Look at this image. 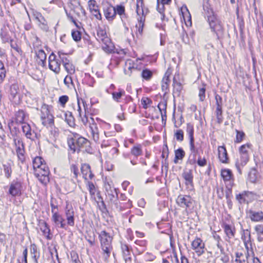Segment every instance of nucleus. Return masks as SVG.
Returning <instances> with one entry per match:
<instances>
[{
  "label": "nucleus",
  "mask_w": 263,
  "mask_h": 263,
  "mask_svg": "<svg viewBox=\"0 0 263 263\" xmlns=\"http://www.w3.org/2000/svg\"><path fill=\"white\" fill-rule=\"evenodd\" d=\"M6 69L4 63L0 60V84L4 80L6 77Z\"/></svg>",
  "instance_id": "a19ab883"
},
{
  "label": "nucleus",
  "mask_w": 263,
  "mask_h": 263,
  "mask_svg": "<svg viewBox=\"0 0 263 263\" xmlns=\"http://www.w3.org/2000/svg\"><path fill=\"white\" fill-rule=\"evenodd\" d=\"M101 243V248L103 251L104 257L107 259L112 250L111 242L112 237L105 231H102L99 235Z\"/></svg>",
  "instance_id": "f03ea898"
},
{
  "label": "nucleus",
  "mask_w": 263,
  "mask_h": 263,
  "mask_svg": "<svg viewBox=\"0 0 263 263\" xmlns=\"http://www.w3.org/2000/svg\"><path fill=\"white\" fill-rule=\"evenodd\" d=\"M182 176L185 180V184L187 189L190 191L194 189L193 171L191 169L183 171Z\"/></svg>",
  "instance_id": "6e6552de"
},
{
  "label": "nucleus",
  "mask_w": 263,
  "mask_h": 263,
  "mask_svg": "<svg viewBox=\"0 0 263 263\" xmlns=\"http://www.w3.org/2000/svg\"><path fill=\"white\" fill-rule=\"evenodd\" d=\"M145 17L143 16H141L138 18L139 26L136 25V28H138V31L140 34H142L143 32V29L144 25Z\"/></svg>",
  "instance_id": "49530a36"
},
{
  "label": "nucleus",
  "mask_w": 263,
  "mask_h": 263,
  "mask_svg": "<svg viewBox=\"0 0 263 263\" xmlns=\"http://www.w3.org/2000/svg\"><path fill=\"white\" fill-rule=\"evenodd\" d=\"M70 171L74 174V177L77 179L79 174V169L75 164H72L70 166Z\"/></svg>",
  "instance_id": "774afa93"
},
{
  "label": "nucleus",
  "mask_w": 263,
  "mask_h": 263,
  "mask_svg": "<svg viewBox=\"0 0 263 263\" xmlns=\"http://www.w3.org/2000/svg\"><path fill=\"white\" fill-rule=\"evenodd\" d=\"M64 67L67 72L69 74H73L75 72V66L70 62L65 63Z\"/></svg>",
  "instance_id": "e433bc0d"
},
{
  "label": "nucleus",
  "mask_w": 263,
  "mask_h": 263,
  "mask_svg": "<svg viewBox=\"0 0 263 263\" xmlns=\"http://www.w3.org/2000/svg\"><path fill=\"white\" fill-rule=\"evenodd\" d=\"M36 55L42 62V65L44 66L46 64V54L43 49H40L36 51Z\"/></svg>",
  "instance_id": "c85d7f7f"
},
{
  "label": "nucleus",
  "mask_w": 263,
  "mask_h": 263,
  "mask_svg": "<svg viewBox=\"0 0 263 263\" xmlns=\"http://www.w3.org/2000/svg\"><path fill=\"white\" fill-rule=\"evenodd\" d=\"M218 158L222 163H229V157L226 148L224 146H219L218 147Z\"/></svg>",
  "instance_id": "2eb2a0df"
},
{
  "label": "nucleus",
  "mask_w": 263,
  "mask_h": 263,
  "mask_svg": "<svg viewBox=\"0 0 263 263\" xmlns=\"http://www.w3.org/2000/svg\"><path fill=\"white\" fill-rule=\"evenodd\" d=\"M97 40L103 43L102 49L107 53H111L113 50V46L111 40L107 36L106 31L101 27L97 29Z\"/></svg>",
  "instance_id": "7ed1b4c3"
},
{
  "label": "nucleus",
  "mask_w": 263,
  "mask_h": 263,
  "mask_svg": "<svg viewBox=\"0 0 263 263\" xmlns=\"http://www.w3.org/2000/svg\"><path fill=\"white\" fill-rule=\"evenodd\" d=\"M115 11L116 12V15L117 14L121 16L125 15V7L124 6L121 5H117V6L115 7Z\"/></svg>",
  "instance_id": "864d4df0"
},
{
  "label": "nucleus",
  "mask_w": 263,
  "mask_h": 263,
  "mask_svg": "<svg viewBox=\"0 0 263 263\" xmlns=\"http://www.w3.org/2000/svg\"><path fill=\"white\" fill-rule=\"evenodd\" d=\"M141 74L143 79L146 80H149L152 77L153 72L148 69H145L142 70Z\"/></svg>",
  "instance_id": "de8ad7c7"
},
{
  "label": "nucleus",
  "mask_w": 263,
  "mask_h": 263,
  "mask_svg": "<svg viewBox=\"0 0 263 263\" xmlns=\"http://www.w3.org/2000/svg\"><path fill=\"white\" fill-rule=\"evenodd\" d=\"M3 167L6 177L9 178L12 173V170L10 165L9 164H3Z\"/></svg>",
  "instance_id": "603ef678"
},
{
  "label": "nucleus",
  "mask_w": 263,
  "mask_h": 263,
  "mask_svg": "<svg viewBox=\"0 0 263 263\" xmlns=\"http://www.w3.org/2000/svg\"><path fill=\"white\" fill-rule=\"evenodd\" d=\"M22 130L24 134H25L27 138L32 139V135L34 132H32L30 125L28 124H25L22 126Z\"/></svg>",
  "instance_id": "c756f323"
},
{
  "label": "nucleus",
  "mask_w": 263,
  "mask_h": 263,
  "mask_svg": "<svg viewBox=\"0 0 263 263\" xmlns=\"http://www.w3.org/2000/svg\"><path fill=\"white\" fill-rule=\"evenodd\" d=\"M15 121L17 123L23 124L25 118V113L23 110H19L15 114Z\"/></svg>",
  "instance_id": "b1692460"
},
{
  "label": "nucleus",
  "mask_w": 263,
  "mask_h": 263,
  "mask_svg": "<svg viewBox=\"0 0 263 263\" xmlns=\"http://www.w3.org/2000/svg\"><path fill=\"white\" fill-rule=\"evenodd\" d=\"M239 155L240 158L236 161L235 166L238 172L241 175L242 174L241 168L247 164L249 160V155L245 154Z\"/></svg>",
  "instance_id": "ddd939ff"
},
{
  "label": "nucleus",
  "mask_w": 263,
  "mask_h": 263,
  "mask_svg": "<svg viewBox=\"0 0 263 263\" xmlns=\"http://www.w3.org/2000/svg\"><path fill=\"white\" fill-rule=\"evenodd\" d=\"M90 11L92 15L98 20H102V15L99 10L98 6L95 0H89L88 2Z\"/></svg>",
  "instance_id": "f8f14e48"
},
{
  "label": "nucleus",
  "mask_w": 263,
  "mask_h": 263,
  "mask_svg": "<svg viewBox=\"0 0 263 263\" xmlns=\"http://www.w3.org/2000/svg\"><path fill=\"white\" fill-rule=\"evenodd\" d=\"M81 170L83 178L87 180L88 174L91 170L90 165L86 163L83 164L81 165Z\"/></svg>",
  "instance_id": "c9c22d12"
},
{
  "label": "nucleus",
  "mask_w": 263,
  "mask_h": 263,
  "mask_svg": "<svg viewBox=\"0 0 263 263\" xmlns=\"http://www.w3.org/2000/svg\"><path fill=\"white\" fill-rule=\"evenodd\" d=\"M215 114L217 123L221 124L223 121L222 110H216Z\"/></svg>",
  "instance_id": "bf43d9fd"
},
{
  "label": "nucleus",
  "mask_w": 263,
  "mask_h": 263,
  "mask_svg": "<svg viewBox=\"0 0 263 263\" xmlns=\"http://www.w3.org/2000/svg\"><path fill=\"white\" fill-rule=\"evenodd\" d=\"M43 162H44V160L43 159V158L41 157H36L33 160V167L34 171V172L36 170L40 168L42 166V165H43L44 164H43Z\"/></svg>",
  "instance_id": "393cba45"
},
{
  "label": "nucleus",
  "mask_w": 263,
  "mask_h": 263,
  "mask_svg": "<svg viewBox=\"0 0 263 263\" xmlns=\"http://www.w3.org/2000/svg\"><path fill=\"white\" fill-rule=\"evenodd\" d=\"M98 197L99 199L101 200L100 204H99L100 210L103 212H107V210L106 208V206L105 205L104 201L103 200L102 197L101 196H98Z\"/></svg>",
  "instance_id": "680f3d73"
},
{
  "label": "nucleus",
  "mask_w": 263,
  "mask_h": 263,
  "mask_svg": "<svg viewBox=\"0 0 263 263\" xmlns=\"http://www.w3.org/2000/svg\"><path fill=\"white\" fill-rule=\"evenodd\" d=\"M19 91L18 85L17 83L12 84L10 87V94L12 98L14 99Z\"/></svg>",
  "instance_id": "473e14b6"
},
{
  "label": "nucleus",
  "mask_w": 263,
  "mask_h": 263,
  "mask_svg": "<svg viewBox=\"0 0 263 263\" xmlns=\"http://www.w3.org/2000/svg\"><path fill=\"white\" fill-rule=\"evenodd\" d=\"M174 136L178 142H182L184 139V133L182 129H178L175 131Z\"/></svg>",
  "instance_id": "a18cd8bd"
},
{
  "label": "nucleus",
  "mask_w": 263,
  "mask_h": 263,
  "mask_svg": "<svg viewBox=\"0 0 263 263\" xmlns=\"http://www.w3.org/2000/svg\"><path fill=\"white\" fill-rule=\"evenodd\" d=\"M71 36L75 42H79L81 40V32L77 30H72Z\"/></svg>",
  "instance_id": "09e8293b"
},
{
  "label": "nucleus",
  "mask_w": 263,
  "mask_h": 263,
  "mask_svg": "<svg viewBox=\"0 0 263 263\" xmlns=\"http://www.w3.org/2000/svg\"><path fill=\"white\" fill-rule=\"evenodd\" d=\"M21 184L18 181H13L10 184L9 193L12 196H16L21 194Z\"/></svg>",
  "instance_id": "f3484780"
},
{
  "label": "nucleus",
  "mask_w": 263,
  "mask_h": 263,
  "mask_svg": "<svg viewBox=\"0 0 263 263\" xmlns=\"http://www.w3.org/2000/svg\"><path fill=\"white\" fill-rule=\"evenodd\" d=\"M87 186L90 194L91 195H94L96 193V188L94 184L92 182L88 181Z\"/></svg>",
  "instance_id": "0e129e2a"
},
{
  "label": "nucleus",
  "mask_w": 263,
  "mask_h": 263,
  "mask_svg": "<svg viewBox=\"0 0 263 263\" xmlns=\"http://www.w3.org/2000/svg\"><path fill=\"white\" fill-rule=\"evenodd\" d=\"M251 146H252V145L250 143H247V144L242 145L239 148V154L249 155L248 149L251 148Z\"/></svg>",
  "instance_id": "ea45409f"
},
{
  "label": "nucleus",
  "mask_w": 263,
  "mask_h": 263,
  "mask_svg": "<svg viewBox=\"0 0 263 263\" xmlns=\"http://www.w3.org/2000/svg\"><path fill=\"white\" fill-rule=\"evenodd\" d=\"M68 144L70 149L73 151V153L75 152L76 151V148L78 147L77 145H76V141L75 140L74 136L73 138H70L68 141Z\"/></svg>",
  "instance_id": "3c124183"
},
{
  "label": "nucleus",
  "mask_w": 263,
  "mask_h": 263,
  "mask_svg": "<svg viewBox=\"0 0 263 263\" xmlns=\"http://www.w3.org/2000/svg\"><path fill=\"white\" fill-rule=\"evenodd\" d=\"M41 119L42 121V124L44 126H52L54 124L53 117L52 115L49 114V110L48 108V105L44 104L42 107Z\"/></svg>",
  "instance_id": "20e7f679"
},
{
  "label": "nucleus",
  "mask_w": 263,
  "mask_h": 263,
  "mask_svg": "<svg viewBox=\"0 0 263 263\" xmlns=\"http://www.w3.org/2000/svg\"><path fill=\"white\" fill-rule=\"evenodd\" d=\"M104 13L108 21H112L116 17L115 7L111 5H107L104 8Z\"/></svg>",
  "instance_id": "dca6fc26"
},
{
  "label": "nucleus",
  "mask_w": 263,
  "mask_h": 263,
  "mask_svg": "<svg viewBox=\"0 0 263 263\" xmlns=\"http://www.w3.org/2000/svg\"><path fill=\"white\" fill-rule=\"evenodd\" d=\"M236 259L235 261L236 263H244L246 262V259L243 257V254L241 252L235 253Z\"/></svg>",
  "instance_id": "8fccbe9b"
},
{
  "label": "nucleus",
  "mask_w": 263,
  "mask_h": 263,
  "mask_svg": "<svg viewBox=\"0 0 263 263\" xmlns=\"http://www.w3.org/2000/svg\"><path fill=\"white\" fill-rule=\"evenodd\" d=\"M61 61L56 58L55 54L52 52L48 58L49 68L53 71L55 74L60 73L61 70Z\"/></svg>",
  "instance_id": "39448f33"
},
{
  "label": "nucleus",
  "mask_w": 263,
  "mask_h": 263,
  "mask_svg": "<svg viewBox=\"0 0 263 263\" xmlns=\"http://www.w3.org/2000/svg\"><path fill=\"white\" fill-rule=\"evenodd\" d=\"M223 228L226 236L229 239H231L235 236V229L234 228H232L229 224L223 223Z\"/></svg>",
  "instance_id": "6ab92c4d"
},
{
  "label": "nucleus",
  "mask_w": 263,
  "mask_h": 263,
  "mask_svg": "<svg viewBox=\"0 0 263 263\" xmlns=\"http://www.w3.org/2000/svg\"><path fill=\"white\" fill-rule=\"evenodd\" d=\"M236 133V139L234 140V142L236 143H239L242 141L246 135L243 131H240L237 129H235Z\"/></svg>",
  "instance_id": "58836bf2"
},
{
  "label": "nucleus",
  "mask_w": 263,
  "mask_h": 263,
  "mask_svg": "<svg viewBox=\"0 0 263 263\" xmlns=\"http://www.w3.org/2000/svg\"><path fill=\"white\" fill-rule=\"evenodd\" d=\"M194 126L191 123H187L186 126V133L189 136L190 140H194Z\"/></svg>",
  "instance_id": "c03bdc74"
},
{
  "label": "nucleus",
  "mask_w": 263,
  "mask_h": 263,
  "mask_svg": "<svg viewBox=\"0 0 263 263\" xmlns=\"http://www.w3.org/2000/svg\"><path fill=\"white\" fill-rule=\"evenodd\" d=\"M30 252L32 254V258L34 260V262L38 263L37 259L40 256V253L37 252L36 246L34 244L31 245Z\"/></svg>",
  "instance_id": "cd10ccee"
},
{
  "label": "nucleus",
  "mask_w": 263,
  "mask_h": 263,
  "mask_svg": "<svg viewBox=\"0 0 263 263\" xmlns=\"http://www.w3.org/2000/svg\"><path fill=\"white\" fill-rule=\"evenodd\" d=\"M221 176L224 182L230 181L233 177L232 171L229 169L221 170Z\"/></svg>",
  "instance_id": "412c9836"
},
{
  "label": "nucleus",
  "mask_w": 263,
  "mask_h": 263,
  "mask_svg": "<svg viewBox=\"0 0 263 263\" xmlns=\"http://www.w3.org/2000/svg\"><path fill=\"white\" fill-rule=\"evenodd\" d=\"M16 152L18 160L22 163L24 162L25 159L24 157V147H18L16 149Z\"/></svg>",
  "instance_id": "79ce46f5"
},
{
  "label": "nucleus",
  "mask_w": 263,
  "mask_h": 263,
  "mask_svg": "<svg viewBox=\"0 0 263 263\" xmlns=\"http://www.w3.org/2000/svg\"><path fill=\"white\" fill-rule=\"evenodd\" d=\"M205 87L199 89L198 96L200 101H203L205 98Z\"/></svg>",
  "instance_id": "e2e57ef3"
},
{
  "label": "nucleus",
  "mask_w": 263,
  "mask_h": 263,
  "mask_svg": "<svg viewBox=\"0 0 263 263\" xmlns=\"http://www.w3.org/2000/svg\"><path fill=\"white\" fill-rule=\"evenodd\" d=\"M173 95L179 97L180 95L181 91L182 90L183 87L181 83L178 81L176 79L175 76L173 78Z\"/></svg>",
  "instance_id": "a211bd4d"
},
{
  "label": "nucleus",
  "mask_w": 263,
  "mask_h": 263,
  "mask_svg": "<svg viewBox=\"0 0 263 263\" xmlns=\"http://www.w3.org/2000/svg\"><path fill=\"white\" fill-rule=\"evenodd\" d=\"M229 256L225 253H223L216 258L215 263H229Z\"/></svg>",
  "instance_id": "4c0bfd02"
},
{
  "label": "nucleus",
  "mask_w": 263,
  "mask_h": 263,
  "mask_svg": "<svg viewBox=\"0 0 263 263\" xmlns=\"http://www.w3.org/2000/svg\"><path fill=\"white\" fill-rule=\"evenodd\" d=\"M70 256L72 263H81L79 258L78 254L76 251H71Z\"/></svg>",
  "instance_id": "6e6d98bb"
},
{
  "label": "nucleus",
  "mask_w": 263,
  "mask_h": 263,
  "mask_svg": "<svg viewBox=\"0 0 263 263\" xmlns=\"http://www.w3.org/2000/svg\"><path fill=\"white\" fill-rule=\"evenodd\" d=\"M121 248L123 254V256L125 258V261H127L128 260H131L130 255V251L129 250V247L126 245H122Z\"/></svg>",
  "instance_id": "bb28decb"
},
{
  "label": "nucleus",
  "mask_w": 263,
  "mask_h": 263,
  "mask_svg": "<svg viewBox=\"0 0 263 263\" xmlns=\"http://www.w3.org/2000/svg\"><path fill=\"white\" fill-rule=\"evenodd\" d=\"M65 214L67 220V224L68 226L73 227L74 225V211L72 206L66 204L65 209Z\"/></svg>",
  "instance_id": "1a4fd4ad"
},
{
  "label": "nucleus",
  "mask_w": 263,
  "mask_h": 263,
  "mask_svg": "<svg viewBox=\"0 0 263 263\" xmlns=\"http://www.w3.org/2000/svg\"><path fill=\"white\" fill-rule=\"evenodd\" d=\"M118 91L117 92H113L111 94L112 96V98L115 101L119 102V100L121 98L125 95V91L121 88L118 89Z\"/></svg>",
  "instance_id": "f704fd0d"
},
{
  "label": "nucleus",
  "mask_w": 263,
  "mask_h": 263,
  "mask_svg": "<svg viewBox=\"0 0 263 263\" xmlns=\"http://www.w3.org/2000/svg\"><path fill=\"white\" fill-rule=\"evenodd\" d=\"M249 192L243 191L241 193H239L236 195V199L240 204H243L246 202V197H248Z\"/></svg>",
  "instance_id": "a878e982"
},
{
  "label": "nucleus",
  "mask_w": 263,
  "mask_h": 263,
  "mask_svg": "<svg viewBox=\"0 0 263 263\" xmlns=\"http://www.w3.org/2000/svg\"><path fill=\"white\" fill-rule=\"evenodd\" d=\"M91 123L89 124V128L91 132V134L93 140L97 142L99 141V129L97 124L95 122L94 119L92 118H90Z\"/></svg>",
  "instance_id": "4468645a"
},
{
  "label": "nucleus",
  "mask_w": 263,
  "mask_h": 263,
  "mask_svg": "<svg viewBox=\"0 0 263 263\" xmlns=\"http://www.w3.org/2000/svg\"><path fill=\"white\" fill-rule=\"evenodd\" d=\"M185 156V152L182 148H179L175 151V158L174 162L175 164L178 163V160H182Z\"/></svg>",
  "instance_id": "4be33fe9"
},
{
  "label": "nucleus",
  "mask_w": 263,
  "mask_h": 263,
  "mask_svg": "<svg viewBox=\"0 0 263 263\" xmlns=\"http://www.w3.org/2000/svg\"><path fill=\"white\" fill-rule=\"evenodd\" d=\"M192 247L198 256L202 255L204 252V244L199 238H196L192 242Z\"/></svg>",
  "instance_id": "9b49d317"
},
{
  "label": "nucleus",
  "mask_w": 263,
  "mask_h": 263,
  "mask_svg": "<svg viewBox=\"0 0 263 263\" xmlns=\"http://www.w3.org/2000/svg\"><path fill=\"white\" fill-rule=\"evenodd\" d=\"M152 103V100L147 97H143L141 99V104L143 106V108L144 109L147 108L148 105H150Z\"/></svg>",
  "instance_id": "4d7b16f0"
},
{
  "label": "nucleus",
  "mask_w": 263,
  "mask_h": 263,
  "mask_svg": "<svg viewBox=\"0 0 263 263\" xmlns=\"http://www.w3.org/2000/svg\"><path fill=\"white\" fill-rule=\"evenodd\" d=\"M247 234L248 235V238L246 240V241H243L244 242V245H245V242L247 244V245H249L250 247L251 251H252V254L254 255V252L252 248V244L251 240V234L248 230H247Z\"/></svg>",
  "instance_id": "052dcab7"
},
{
  "label": "nucleus",
  "mask_w": 263,
  "mask_h": 263,
  "mask_svg": "<svg viewBox=\"0 0 263 263\" xmlns=\"http://www.w3.org/2000/svg\"><path fill=\"white\" fill-rule=\"evenodd\" d=\"M76 141V145L80 148L88 142V140L84 137H79L78 135L74 136Z\"/></svg>",
  "instance_id": "72a5a7b5"
},
{
  "label": "nucleus",
  "mask_w": 263,
  "mask_h": 263,
  "mask_svg": "<svg viewBox=\"0 0 263 263\" xmlns=\"http://www.w3.org/2000/svg\"><path fill=\"white\" fill-rule=\"evenodd\" d=\"M203 10L207 11L206 16L212 31L216 34L217 39L223 33V28L220 21H219L214 14L213 11L208 6L203 5Z\"/></svg>",
  "instance_id": "f257e3e1"
},
{
  "label": "nucleus",
  "mask_w": 263,
  "mask_h": 263,
  "mask_svg": "<svg viewBox=\"0 0 263 263\" xmlns=\"http://www.w3.org/2000/svg\"><path fill=\"white\" fill-rule=\"evenodd\" d=\"M65 121L67 123V124L71 127L74 126L75 125L74 123V118L72 116V114L71 112L67 111L65 114Z\"/></svg>",
  "instance_id": "2f4dec72"
},
{
  "label": "nucleus",
  "mask_w": 263,
  "mask_h": 263,
  "mask_svg": "<svg viewBox=\"0 0 263 263\" xmlns=\"http://www.w3.org/2000/svg\"><path fill=\"white\" fill-rule=\"evenodd\" d=\"M35 175L37 177H43L44 179L40 178L39 180L44 184H46L49 181V171L48 167L46 166V164L42 165L40 168L35 171L34 173Z\"/></svg>",
  "instance_id": "423d86ee"
},
{
  "label": "nucleus",
  "mask_w": 263,
  "mask_h": 263,
  "mask_svg": "<svg viewBox=\"0 0 263 263\" xmlns=\"http://www.w3.org/2000/svg\"><path fill=\"white\" fill-rule=\"evenodd\" d=\"M176 202L181 208H185L186 210L190 209L192 205V199L189 195H180L178 196Z\"/></svg>",
  "instance_id": "0eeeda50"
},
{
  "label": "nucleus",
  "mask_w": 263,
  "mask_h": 263,
  "mask_svg": "<svg viewBox=\"0 0 263 263\" xmlns=\"http://www.w3.org/2000/svg\"><path fill=\"white\" fill-rule=\"evenodd\" d=\"M250 217L254 221H259L263 219V213L262 212H254L250 211Z\"/></svg>",
  "instance_id": "5701e85b"
},
{
  "label": "nucleus",
  "mask_w": 263,
  "mask_h": 263,
  "mask_svg": "<svg viewBox=\"0 0 263 263\" xmlns=\"http://www.w3.org/2000/svg\"><path fill=\"white\" fill-rule=\"evenodd\" d=\"M130 153L136 157L141 156L142 154L141 145L140 144H137L134 146L131 149Z\"/></svg>",
  "instance_id": "7c9ffc66"
},
{
  "label": "nucleus",
  "mask_w": 263,
  "mask_h": 263,
  "mask_svg": "<svg viewBox=\"0 0 263 263\" xmlns=\"http://www.w3.org/2000/svg\"><path fill=\"white\" fill-rule=\"evenodd\" d=\"M41 224V226L40 229H41V231L43 232V233L44 235L48 234V235L47 236V238L48 239H50V238L48 236V235L50 234V230L49 227L48 226L47 223L44 221Z\"/></svg>",
  "instance_id": "37998d69"
},
{
  "label": "nucleus",
  "mask_w": 263,
  "mask_h": 263,
  "mask_svg": "<svg viewBox=\"0 0 263 263\" xmlns=\"http://www.w3.org/2000/svg\"><path fill=\"white\" fill-rule=\"evenodd\" d=\"M189 145L190 150L191 152V154H197L198 153V149L195 145L194 140H190Z\"/></svg>",
  "instance_id": "13d9d810"
},
{
  "label": "nucleus",
  "mask_w": 263,
  "mask_h": 263,
  "mask_svg": "<svg viewBox=\"0 0 263 263\" xmlns=\"http://www.w3.org/2000/svg\"><path fill=\"white\" fill-rule=\"evenodd\" d=\"M51 219L56 227L67 230V226L65 220L59 213H55L52 215Z\"/></svg>",
  "instance_id": "9d476101"
},
{
  "label": "nucleus",
  "mask_w": 263,
  "mask_h": 263,
  "mask_svg": "<svg viewBox=\"0 0 263 263\" xmlns=\"http://www.w3.org/2000/svg\"><path fill=\"white\" fill-rule=\"evenodd\" d=\"M259 175L258 171L255 168H252L248 174V179L252 183H255L258 178Z\"/></svg>",
  "instance_id": "aec40b11"
},
{
  "label": "nucleus",
  "mask_w": 263,
  "mask_h": 263,
  "mask_svg": "<svg viewBox=\"0 0 263 263\" xmlns=\"http://www.w3.org/2000/svg\"><path fill=\"white\" fill-rule=\"evenodd\" d=\"M114 190L116 192V195H114L113 194H110V193H108V194L109 202L110 203H111L112 202H115V201H117V199L118 198L117 190L116 189H115Z\"/></svg>",
  "instance_id": "338daca9"
},
{
  "label": "nucleus",
  "mask_w": 263,
  "mask_h": 263,
  "mask_svg": "<svg viewBox=\"0 0 263 263\" xmlns=\"http://www.w3.org/2000/svg\"><path fill=\"white\" fill-rule=\"evenodd\" d=\"M68 100L69 98L67 96L63 95L59 98V102L63 107H64L66 103L68 102Z\"/></svg>",
  "instance_id": "69168bd1"
},
{
  "label": "nucleus",
  "mask_w": 263,
  "mask_h": 263,
  "mask_svg": "<svg viewBox=\"0 0 263 263\" xmlns=\"http://www.w3.org/2000/svg\"><path fill=\"white\" fill-rule=\"evenodd\" d=\"M162 105L163 106V108H161L160 107V106L161 105V104L160 103L158 104V108H159V109L161 112L162 120L163 121L164 120H166V104L165 103V104H163Z\"/></svg>",
  "instance_id": "5fc2aeb1"
}]
</instances>
